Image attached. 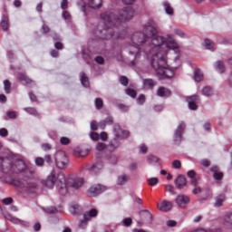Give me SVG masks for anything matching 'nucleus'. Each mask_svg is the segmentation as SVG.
Returning a JSON list of instances; mask_svg holds the SVG:
<instances>
[{"mask_svg":"<svg viewBox=\"0 0 232 232\" xmlns=\"http://www.w3.org/2000/svg\"><path fill=\"white\" fill-rule=\"evenodd\" d=\"M143 33L136 32L131 36V43L134 45L129 47L130 55L138 57L140 49L139 46L149 48L148 59L155 69L158 75L163 79H171L175 75V70L168 67L167 55L169 50H179V46L173 34H167L166 37L157 35V28L153 24L144 25Z\"/></svg>","mask_w":232,"mask_h":232,"instance_id":"nucleus-1","label":"nucleus"},{"mask_svg":"<svg viewBox=\"0 0 232 232\" xmlns=\"http://www.w3.org/2000/svg\"><path fill=\"white\" fill-rule=\"evenodd\" d=\"M134 14L135 11L131 6H127L120 10L116 17L111 12L102 14L101 19L103 20V29L95 31V35H97L99 39H111V37L122 39L124 36L119 34L115 35L113 26H117V24H121V23H126V21H130V19H133Z\"/></svg>","mask_w":232,"mask_h":232,"instance_id":"nucleus-2","label":"nucleus"},{"mask_svg":"<svg viewBox=\"0 0 232 232\" xmlns=\"http://www.w3.org/2000/svg\"><path fill=\"white\" fill-rule=\"evenodd\" d=\"M2 171L4 173H21L23 176L22 181L17 179L13 180V184L16 188H26L29 191L32 192V189L37 188V184L34 182V171L23 160H16L12 164H9V169L5 168L8 164V160L0 158Z\"/></svg>","mask_w":232,"mask_h":232,"instance_id":"nucleus-3","label":"nucleus"},{"mask_svg":"<svg viewBox=\"0 0 232 232\" xmlns=\"http://www.w3.org/2000/svg\"><path fill=\"white\" fill-rule=\"evenodd\" d=\"M58 180L60 182L59 193L64 197L68 193V188H72L73 189H79L84 186V179L82 178H66L64 174H58Z\"/></svg>","mask_w":232,"mask_h":232,"instance_id":"nucleus-4","label":"nucleus"},{"mask_svg":"<svg viewBox=\"0 0 232 232\" xmlns=\"http://www.w3.org/2000/svg\"><path fill=\"white\" fill-rule=\"evenodd\" d=\"M113 133H114L115 139H113L110 142L109 148L111 150H117V148L121 146V142L119 141L118 139H128V137H130V131L122 130V129H121V125L116 123L113 126Z\"/></svg>","mask_w":232,"mask_h":232,"instance_id":"nucleus-5","label":"nucleus"},{"mask_svg":"<svg viewBox=\"0 0 232 232\" xmlns=\"http://www.w3.org/2000/svg\"><path fill=\"white\" fill-rule=\"evenodd\" d=\"M187 177L190 179V184L194 187L192 190L193 195H200V193H202V188L198 187V183L202 179L200 178V175L197 174L195 170H188L187 172Z\"/></svg>","mask_w":232,"mask_h":232,"instance_id":"nucleus-6","label":"nucleus"},{"mask_svg":"<svg viewBox=\"0 0 232 232\" xmlns=\"http://www.w3.org/2000/svg\"><path fill=\"white\" fill-rule=\"evenodd\" d=\"M42 184L43 186H45V188H49V189H52L53 186L57 184L59 192V190L61 189V181H59V174L55 176V172L52 171L45 180H42Z\"/></svg>","mask_w":232,"mask_h":232,"instance_id":"nucleus-7","label":"nucleus"},{"mask_svg":"<svg viewBox=\"0 0 232 232\" xmlns=\"http://www.w3.org/2000/svg\"><path fill=\"white\" fill-rule=\"evenodd\" d=\"M54 160L58 169H66L68 164H70L68 157L63 151H59L55 154Z\"/></svg>","mask_w":232,"mask_h":232,"instance_id":"nucleus-8","label":"nucleus"},{"mask_svg":"<svg viewBox=\"0 0 232 232\" xmlns=\"http://www.w3.org/2000/svg\"><path fill=\"white\" fill-rule=\"evenodd\" d=\"M103 191H106V187L102 185H93L87 190L88 197H97V195H101Z\"/></svg>","mask_w":232,"mask_h":232,"instance_id":"nucleus-9","label":"nucleus"},{"mask_svg":"<svg viewBox=\"0 0 232 232\" xmlns=\"http://www.w3.org/2000/svg\"><path fill=\"white\" fill-rule=\"evenodd\" d=\"M187 102H188L189 110H198V105H197L198 102H200V97L198 95L194 94L192 96H188L187 98Z\"/></svg>","mask_w":232,"mask_h":232,"instance_id":"nucleus-10","label":"nucleus"},{"mask_svg":"<svg viewBox=\"0 0 232 232\" xmlns=\"http://www.w3.org/2000/svg\"><path fill=\"white\" fill-rule=\"evenodd\" d=\"M184 130H186V124L184 122H180L174 132L175 142H180L182 140V133Z\"/></svg>","mask_w":232,"mask_h":232,"instance_id":"nucleus-11","label":"nucleus"},{"mask_svg":"<svg viewBox=\"0 0 232 232\" xmlns=\"http://www.w3.org/2000/svg\"><path fill=\"white\" fill-rule=\"evenodd\" d=\"M158 209L163 213H168L173 209V203L171 201L163 200L158 204Z\"/></svg>","mask_w":232,"mask_h":232,"instance_id":"nucleus-12","label":"nucleus"},{"mask_svg":"<svg viewBox=\"0 0 232 232\" xmlns=\"http://www.w3.org/2000/svg\"><path fill=\"white\" fill-rule=\"evenodd\" d=\"M189 197L186 195H179L177 196L175 199V203L179 208H186L188 206V203L189 202Z\"/></svg>","mask_w":232,"mask_h":232,"instance_id":"nucleus-13","label":"nucleus"},{"mask_svg":"<svg viewBox=\"0 0 232 232\" xmlns=\"http://www.w3.org/2000/svg\"><path fill=\"white\" fill-rule=\"evenodd\" d=\"M102 168H104V165L102 164V162L99 161L95 164L88 165L86 167V169H88V171H92V173L97 174L99 173V171H101V169H102Z\"/></svg>","mask_w":232,"mask_h":232,"instance_id":"nucleus-14","label":"nucleus"},{"mask_svg":"<svg viewBox=\"0 0 232 232\" xmlns=\"http://www.w3.org/2000/svg\"><path fill=\"white\" fill-rule=\"evenodd\" d=\"M176 188L178 189H184L188 185V181L186 180V177L179 175L175 180Z\"/></svg>","mask_w":232,"mask_h":232,"instance_id":"nucleus-15","label":"nucleus"},{"mask_svg":"<svg viewBox=\"0 0 232 232\" xmlns=\"http://www.w3.org/2000/svg\"><path fill=\"white\" fill-rule=\"evenodd\" d=\"M143 90H153L157 86V82L153 79H144L142 82Z\"/></svg>","mask_w":232,"mask_h":232,"instance_id":"nucleus-16","label":"nucleus"},{"mask_svg":"<svg viewBox=\"0 0 232 232\" xmlns=\"http://www.w3.org/2000/svg\"><path fill=\"white\" fill-rule=\"evenodd\" d=\"M97 215H99V210H97V208H92L89 211H86L83 214V218H85V220H88L90 222V220H92V218H95Z\"/></svg>","mask_w":232,"mask_h":232,"instance_id":"nucleus-17","label":"nucleus"},{"mask_svg":"<svg viewBox=\"0 0 232 232\" xmlns=\"http://www.w3.org/2000/svg\"><path fill=\"white\" fill-rule=\"evenodd\" d=\"M158 97H171V91L166 87H159L157 90Z\"/></svg>","mask_w":232,"mask_h":232,"instance_id":"nucleus-18","label":"nucleus"},{"mask_svg":"<svg viewBox=\"0 0 232 232\" xmlns=\"http://www.w3.org/2000/svg\"><path fill=\"white\" fill-rule=\"evenodd\" d=\"M215 200V208H222V206H224V202H226V194H219L216 197Z\"/></svg>","mask_w":232,"mask_h":232,"instance_id":"nucleus-19","label":"nucleus"},{"mask_svg":"<svg viewBox=\"0 0 232 232\" xmlns=\"http://www.w3.org/2000/svg\"><path fill=\"white\" fill-rule=\"evenodd\" d=\"M18 79L21 81V82H24V84H34V80H32L26 73L19 72L18 73Z\"/></svg>","mask_w":232,"mask_h":232,"instance_id":"nucleus-20","label":"nucleus"},{"mask_svg":"<svg viewBox=\"0 0 232 232\" xmlns=\"http://www.w3.org/2000/svg\"><path fill=\"white\" fill-rule=\"evenodd\" d=\"M88 6L93 8V10H97V8L102 6V0H88Z\"/></svg>","mask_w":232,"mask_h":232,"instance_id":"nucleus-21","label":"nucleus"},{"mask_svg":"<svg viewBox=\"0 0 232 232\" xmlns=\"http://www.w3.org/2000/svg\"><path fill=\"white\" fill-rule=\"evenodd\" d=\"M80 78H81V82L84 88H89L90 87V78L86 76V73L81 72L80 73Z\"/></svg>","mask_w":232,"mask_h":232,"instance_id":"nucleus-22","label":"nucleus"},{"mask_svg":"<svg viewBox=\"0 0 232 232\" xmlns=\"http://www.w3.org/2000/svg\"><path fill=\"white\" fill-rule=\"evenodd\" d=\"M1 26L5 32L8 31V26H10V20L8 19V16L4 15L2 17Z\"/></svg>","mask_w":232,"mask_h":232,"instance_id":"nucleus-23","label":"nucleus"},{"mask_svg":"<svg viewBox=\"0 0 232 232\" xmlns=\"http://www.w3.org/2000/svg\"><path fill=\"white\" fill-rule=\"evenodd\" d=\"M194 80L196 81V82H200L204 80V74H202L200 69H196L194 71Z\"/></svg>","mask_w":232,"mask_h":232,"instance_id":"nucleus-24","label":"nucleus"},{"mask_svg":"<svg viewBox=\"0 0 232 232\" xmlns=\"http://www.w3.org/2000/svg\"><path fill=\"white\" fill-rule=\"evenodd\" d=\"M82 208L79 205H72L70 208L72 215H81Z\"/></svg>","mask_w":232,"mask_h":232,"instance_id":"nucleus-25","label":"nucleus"},{"mask_svg":"<svg viewBox=\"0 0 232 232\" xmlns=\"http://www.w3.org/2000/svg\"><path fill=\"white\" fill-rule=\"evenodd\" d=\"M45 213H48L49 215H55V213H62L63 209H57L55 207H49L44 209Z\"/></svg>","mask_w":232,"mask_h":232,"instance_id":"nucleus-26","label":"nucleus"},{"mask_svg":"<svg viewBox=\"0 0 232 232\" xmlns=\"http://www.w3.org/2000/svg\"><path fill=\"white\" fill-rule=\"evenodd\" d=\"M215 68L219 73H224V72L226 71V67L224 66V62L222 61H218L216 63Z\"/></svg>","mask_w":232,"mask_h":232,"instance_id":"nucleus-27","label":"nucleus"},{"mask_svg":"<svg viewBox=\"0 0 232 232\" xmlns=\"http://www.w3.org/2000/svg\"><path fill=\"white\" fill-rule=\"evenodd\" d=\"M94 105L96 110H102V108H104V101H102V98H96L94 100Z\"/></svg>","mask_w":232,"mask_h":232,"instance_id":"nucleus-28","label":"nucleus"},{"mask_svg":"<svg viewBox=\"0 0 232 232\" xmlns=\"http://www.w3.org/2000/svg\"><path fill=\"white\" fill-rule=\"evenodd\" d=\"M202 95H205V97H211V95H213V89L209 86H205L202 89Z\"/></svg>","mask_w":232,"mask_h":232,"instance_id":"nucleus-29","label":"nucleus"},{"mask_svg":"<svg viewBox=\"0 0 232 232\" xmlns=\"http://www.w3.org/2000/svg\"><path fill=\"white\" fill-rule=\"evenodd\" d=\"M74 155H76L77 157H86V155H88V150H82L80 148H76L74 150Z\"/></svg>","mask_w":232,"mask_h":232,"instance_id":"nucleus-30","label":"nucleus"},{"mask_svg":"<svg viewBox=\"0 0 232 232\" xmlns=\"http://www.w3.org/2000/svg\"><path fill=\"white\" fill-rule=\"evenodd\" d=\"M163 6L168 15H173V7H171V5H169L168 2H164Z\"/></svg>","mask_w":232,"mask_h":232,"instance_id":"nucleus-31","label":"nucleus"},{"mask_svg":"<svg viewBox=\"0 0 232 232\" xmlns=\"http://www.w3.org/2000/svg\"><path fill=\"white\" fill-rule=\"evenodd\" d=\"M24 111H26V113H29V115H34V117L39 116V112H37V110H35V108L27 107V108H24Z\"/></svg>","mask_w":232,"mask_h":232,"instance_id":"nucleus-32","label":"nucleus"},{"mask_svg":"<svg viewBox=\"0 0 232 232\" xmlns=\"http://www.w3.org/2000/svg\"><path fill=\"white\" fill-rule=\"evenodd\" d=\"M12 88V83L10 82L9 80L4 81V90L5 93H10Z\"/></svg>","mask_w":232,"mask_h":232,"instance_id":"nucleus-33","label":"nucleus"},{"mask_svg":"<svg viewBox=\"0 0 232 232\" xmlns=\"http://www.w3.org/2000/svg\"><path fill=\"white\" fill-rule=\"evenodd\" d=\"M206 50H213V47L215 46V43H213L209 39H205V44H204Z\"/></svg>","mask_w":232,"mask_h":232,"instance_id":"nucleus-34","label":"nucleus"},{"mask_svg":"<svg viewBox=\"0 0 232 232\" xmlns=\"http://www.w3.org/2000/svg\"><path fill=\"white\" fill-rule=\"evenodd\" d=\"M88 222L90 221L83 218V219L79 221V224H78L79 228L86 229V227H88Z\"/></svg>","mask_w":232,"mask_h":232,"instance_id":"nucleus-35","label":"nucleus"},{"mask_svg":"<svg viewBox=\"0 0 232 232\" xmlns=\"http://www.w3.org/2000/svg\"><path fill=\"white\" fill-rule=\"evenodd\" d=\"M125 182H128V176L122 175L118 178V181H117L118 186H124Z\"/></svg>","mask_w":232,"mask_h":232,"instance_id":"nucleus-36","label":"nucleus"},{"mask_svg":"<svg viewBox=\"0 0 232 232\" xmlns=\"http://www.w3.org/2000/svg\"><path fill=\"white\" fill-rule=\"evenodd\" d=\"M125 93H127L129 97H131L132 99H135V97H137V91L131 88L126 89Z\"/></svg>","mask_w":232,"mask_h":232,"instance_id":"nucleus-37","label":"nucleus"},{"mask_svg":"<svg viewBox=\"0 0 232 232\" xmlns=\"http://www.w3.org/2000/svg\"><path fill=\"white\" fill-rule=\"evenodd\" d=\"M7 119H17V111H8L6 112Z\"/></svg>","mask_w":232,"mask_h":232,"instance_id":"nucleus-38","label":"nucleus"},{"mask_svg":"<svg viewBox=\"0 0 232 232\" xmlns=\"http://www.w3.org/2000/svg\"><path fill=\"white\" fill-rule=\"evenodd\" d=\"M129 82H130V80L128 79V77H126V76L120 77V83L122 86H128Z\"/></svg>","mask_w":232,"mask_h":232,"instance_id":"nucleus-39","label":"nucleus"},{"mask_svg":"<svg viewBox=\"0 0 232 232\" xmlns=\"http://www.w3.org/2000/svg\"><path fill=\"white\" fill-rule=\"evenodd\" d=\"M149 186H157L159 184V179L157 178H150L148 179Z\"/></svg>","mask_w":232,"mask_h":232,"instance_id":"nucleus-40","label":"nucleus"},{"mask_svg":"<svg viewBox=\"0 0 232 232\" xmlns=\"http://www.w3.org/2000/svg\"><path fill=\"white\" fill-rule=\"evenodd\" d=\"M172 168H174V169H180V168H182V163L180 160H175L172 161Z\"/></svg>","mask_w":232,"mask_h":232,"instance_id":"nucleus-41","label":"nucleus"},{"mask_svg":"<svg viewBox=\"0 0 232 232\" xmlns=\"http://www.w3.org/2000/svg\"><path fill=\"white\" fill-rule=\"evenodd\" d=\"M225 224H229V226H232V213L227 214L224 218Z\"/></svg>","mask_w":232,"mask_h":232,"instance_id":"nucleus-42","label":"nucleus"},{"mask_svg":"<svg viewBox=\"0 0 232 232\" xmlns=\"http://www.w3.org/2000/svg\"><path fill=\"white\" fill-rule=\"evenodd\" d=\"M149 164H155L159 162V158L157 156L150 155L148 157Z\"/></svg>","mask_w":232,"mask_h":232,"instance_id":"nucleus-43","label":"nucleus"},{"mask_svg":"<svg viewBox=\"0 0 232 232\" xmlns=\"http://www.w3.org/2000/svg\"><path fill=\"white\" fill-rule=\"evenodd\" d=\"M213 179L215 180H222V179H224V173H222V172H216L215 174H213Z\"/></svg>","mask_w":232,"mask_h":232,"instance_id":"nucleus-44","label":"nucleus"},{"mask_svg":"<svg viewBox=\"0 0 232 232\" xmlns=\"http://www.w3.org/2000/svg\"><path fill=\"white\" fill-rule=\"evenodd\" d=\"M138 104H144L146 102V96L144 94H140V96L137 99Z\"/></svg>","mask_w":232,"mask_h":232,"instance_id":"nucleus-45","label":"nucleus"},{"mask_svg":"<svg viewBox=\"0 0 232 232\" xmlns=\"http://www.w3.org/2000/svg\"><path fill=\"white\" fill-rule=\"evenodd\" d=\"M96 150L98 151H102L103 150H106V144L102 143V142H98L96 144Z\"/></svg>","mask_w":232,"mask_h":232,"instance_id":"nucleus-46","label":"nucleus"},{"mask_svg":"<svg viewBox=\"0 0 232 232\" xmlns=\"http://www.w3.org/2000/svg\"><path fill=\"white\" fill-rule=\"evenodd\" d=\"M12 202H14V198H5L2 199V203H4L5 206H10V204H12Z\"/></svg>","mask_w":232,"mask_h":232,"instance_id":"nucleus-47","label":"nucleus"},{"mask_svg":"<svg viewBox=\"0 0 232 232\" xmlns=\"http://www.w3.org/2000/svg\"><path fill=\"white\" fill-rule=\"evenodd\" d=\"M60 142L61 144H63V146H68V144L70 143V139H68L67 137H62L60 139Z\"/></svg>","mask_w":232,"mask_h":232,"instance_id":"nucleus-48","label":"nucleus"},{"mask_svg":"<svg viewBox=\"0 0 232 232\" xmlns=\"http://www.w3.org/2000/svg\"><path fill=\"white\" fill-rule=\"evenodd\" d=\"M54 48L56 50H64V44H63V43L57 41L54 43Z\"/></svg>","mask_w":232,"mask_h":232,"instance_id":"nucleus-49","label":"nucleus"},{"mask_svg":"<svg viewBox=\"0 0 232 232\" xmlns=\"http://www.w3.org/2000/svg\"><path fill=\"white\" fill-rule=\"evenodd\" d=\"M174 34L176 35H179V37H182V38L186 37V34H184V32L180 29H175Z\"/></svg>","mask_w":232,"mask_h":232,"instance_id":"nucleus-50","label":"nucleus"},{"mask_svg":"<svg viewBox=\"0 0 232 232\" xmlns=\"http://www.w3.org/2000/svg\"><path fill=\"white\" fill-rule=\"evenodd\" d=\"M42 150H44V151H50V150H52V145L50 143H43Z\"/></svg>","mask_w":232,"mask_h":232,"instance_id":"nucleus-51","label":"nucleus"},{"mask_svg":"<svg viewBox=\"0 0 232 232\" xmlns=\"http://www.w3.org/2000/svg\"><path fill=\"white\" fill-rule=\"evenodd\" d=\"M102 124H103V126H106V124H113V118L112 117H109L107 119H105Z\"/></svg>","mask_w":232,"mask_h":232,"instance_id":"nucleus-52","label":"nucleus"},{"mask_svg":"<svg viewBox=\"0 0 232 232\" xmlns=\"http://www.w3.org/2000/svg\"><path fill=\"white\" fill-rule=\"evenodd\" d=\"M62 15L66 21H70V19H72V15L68 11H63Z\"/></svg>","mask_w":232,"mask_h":232,"instance_id":"nucleus-53","label":"nucleus"},{"mask_svg":"<svg viewBox=\"0 0 232 232\" xmlns=\"http://www.w3.org/2000/svg\"><path fill=\"white\" fill-rule=\"evenodd\" d=\"M36 166H44V159L43 158H36L35 159Z\"/></svg>","mask_w":232,"mask_h":232,"instance_id":"nucleus-54","label":"nucleus"},{"mask_svg":"<svg viewBox=\"0 0 232 232\" xmlns=\"http://www.w3.org/2000/svg\"><path fill=\"white\" fill-rule=\"evenodd\" d=\"M118 108L121 110V111H128V110H130L129 106L122 103L118 104Z\"/></svg>","mask_w":232,"mask_h":232,"instance_id":"nucleus-55","label":"nucleus"},{"mask_svg":"<svg viewBox=\"0 0 232 232\" xmlns=\"http://www.w3.org/2000/svg\"><path fill=\"white\" fill-rule=\"evenodd\" d=\"M50 55L51 57L57 59V57H59V51L53 49L50 52Z\"/></svg>","mask_w":232,"mask_h":232,"instance_id":"nucleus-56","label":"nucleus"},{"mask_svg":"<svg viewBox=\"0 0 232 232\" xmlns=\"http://www.w3.org/2000/svg\"><path fill=\"white\" fill-rule=\"evenodd\" d=\"M90 138L92 140H99V134L97 132H91Z\"/></svg>","mask_w":232,"mask_h":232,"instance_id":"nucleus-57","label":"nucleus"},{"mask_svg":"<svg viewBox=\"0 0 232 232\" xmlns=\"http://www.w3.org/2000/svg\"><path fill=\"white\" fill-rule=\"evenodd\" d=\"M0 137H8V130L5 128L0 129Z\"/></svg>","mask_w":232,"mask_h":232,"instance_id":"nucleus-58","label":"nucleus"},{"mask_svg":"<svg viewBox=\"0 0 232 232\" xmlns=\"http://www.w3.org/2000/svg\"><path fill=\"white\" fill-rule=\"evenodd\" d=\"M201 164L204 168H209L211 166V161L208 160H202Z\"/></svg>","mask_w":232,"mask_h":232,"instance_id":"nucleus-59","label":"nucleus"},{"mask_svg":"<svg viewBox=\"0 0 232 232\" xmlns=\"http://www.w3.org/2000/svg\"><path fill=\"white\" fill-rule=\"evenodd\" d=\"M91 130H92V131H97V130H98L97 121H92L91 122Z\"/></svg>","mask_w":232,"mask_h":232,"instance_id":"nucleus-60","label":"nucleus"},{"mask_svg":"<svg viewBox=\"0 0 232 232\" xmlns=\"http://www.w3.org/2000/svg\"><path fill=\"white\" fill-rule=\"evenodd\" d=\"M132 220L130 218H126L125 219H123V224L124 226H126L127 227H130V224H132Z\"/></svg>","mask_w":232,"mask_h":232,"instance_id":"nucleus-61","label":"nucleus"},{"mask_svg":"<svg viewBox=\"0 0 232 232\" xmlns=\"http://www.w3.org/2000/svg\"><path fill=\"white\" fill-rule=\"evenodd\" d=\"M42 34H50V27H48L46 24H44L42 26Z\"/></svg>","mask_w":232,"mask_h":232,"instance_id":"nucleus-62","label":"nucleus"},{"mask_svg":"<svg viewBox=\"0 0 232 232\" xmlns=\"http://www.w3.org/2000/svg\"><path fill=\"white\" fill-rule=\"evenodd\" d=\"M61 8L63 10H66L68 8V0H63L61 3Z\"/></svg>","mask_w":232,"mask_h":232,"instance_id":"nucleus-63","label":"nucleus"},{"mask_svg":"<svg viewBox=\"0 0 232 232\" xmlns=\"http://www.w3.org/2000/svg\"><path fill=\"white\" fill-rule=\"evenodd\" d=\"M109 161L111 162V164H115L117 162V156H115V155L110 156Z\"/></svg>","mask_w":232,"mask_h":232,"instance_id":"nucleus-64","label":"nucleus"}]
</instances>
